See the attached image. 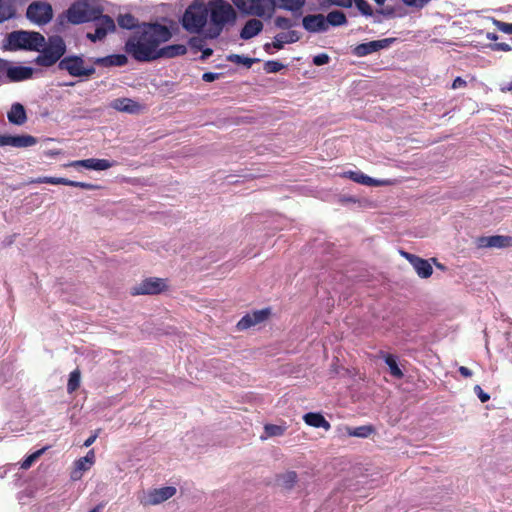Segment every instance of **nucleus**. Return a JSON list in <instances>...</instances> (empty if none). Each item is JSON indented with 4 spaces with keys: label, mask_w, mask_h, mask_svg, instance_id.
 I'll return each mask as SVG.
<instances>
[{
    "label": "nucleus",
    "mask_w": 512,
    "mask_h": 512,
    "mask_svg": "<svg viewBox=\"0 0 512 512\" xmlns=\"http://www.w3.org/2000/svg\"><path fill=\"white\" fill-rule=\"evenodd\" d=\"M171 36L165 25L144 24L127 40L125 51L139 62H149L157 59L158 47Z\"/></svg>",
    "instance_id": "nucleus-1"
},
{
    "label": "nucleus",
    "mask_w": 512,
    "mask_h": 512,
    "mask_svg": "<svg viewBox=\"0 0 512 512\" xmlns=\"http://www.w3.org/2000/svg\"><path fill=\"white\" fill-rule=\"evenodd\" d=\"M206 5L209 24L204 35L206 38L215 39L222 33L226 25L235 23L237 13L231 4L224 0H212Z\"/></svg>",
    "instance_id": "nucleus-2"
},
{
    "label": "nucleus",
    "mask_w": 512,
    "mask_h": 512,
    "mask_svg": "<svg viewBox=\"0 0 512 512\" xmlns=\"http://www.w3.org/2000/svg\"><path fill=\"white\" fill-rule=\"evenodd\" d=\"M40 54L36 57L35 63L39 66L50 67L62 60V56L66 52V44L62 37L51 36L48 38L47 43L40 48Z\"/></svg>",
    "instance_id": "nucleus-3"
},
{
    "label": "nucleus",
    "mask_w": 512,
    "mask_h": 512,
    "mask_svg": "<svg viewBox=\"0 0 512 512\" xmlns=\"http://www.w3.org/2000/svg\"><path fill=\"white\" fill-rule=\"evenodd\" d=\"M207 22V5L198 1L188 6L181 21L183 28L190 33H199Z\"/></svg>",
    "instance_id": "nucleus-4"
},
{
    "label": "nucleus",
    "mask_w": 512,
    "mask_h": 512,
    "mask_svg": "<svg viewBox=\"0 0 512 512\" xmlns=\"http://www.w3.org/2000/svg\"><path fill=\"white\" fill-rule=\"evenodd\" d=\"M8 44L13 50L40 51L45 44V38L35 31H14L8 36Z\"/></svg>",
    "instance_id": "nucleus-5"
},
{
    "label": "nucleus",
    "mask_w": 512,
    "mask_h": 512,
    "mask_svg": "<svg viewBox=\"0 0 512 512\" xmlns=\"http://www.w3.org/2000/svg\"><path fill=\"white\" fill-rule=\"evenodd\" d=\"M232 2L242 13L260 18H270L275 11L273 0H232Z\"/></svg>",
    "instance_id": "nucleus-6"
},
{
    "label": "nucleus",
    "mask_w": 512,
    "mask_h": 512,
    "mask_svg": "<svg viewBox=\"0 0 512 512\" xmlns=\"http://www.w3.org/2000/svg\"><path fill=\"white\" fill-rule=\"evenodd\" d=\"M102 10L87 2H77L67 10L68 21L72 24L90 22L99 16Z\"/></svg>",
    "instance_id": "nucleus-7"
},
{
    "label": "nucleus",
    "mask_w": 512,
    "mask_h": 512,
    "mask_svg": "<svg viewBox=\"0 0 512 512\" xmlns=\"http://www.w3.org/2000/svg\"><path fill=\"white\" fill-rule=\"evenodd\" d=\"M58 68L65 70L73 77H90L95 73L93 66H85L81 56H67L59 61Z\"/></svg>",
    "instance_id": "nucleus-8"
},
{
    "label": "nucleus",
    "mask_w": 512,
    "mask_h": 512,
    "mask_svg": "<svg viewBox=\"0 0 512 512\" xmlns=\"http://www.w3.org/2000/svg\"><path fill=\"white\" fill-rule=\"evenodd\" d=\"M26 17L36 25H45L53 18L52 6L48 2L33 1L27 8Z\"/></svg>",
    "instance_id": "nucleus-9"
},
{
    "label": "nucleus",
    "mask_w": 512,
    "mask_h": 512,
    "mask_svg": "<svg viewBox=\"0 0 512 512\" xmlns=\"http://www.w3.org/2000/svg\"><path fill=\"white\" fill-rule=\"evenodd\" d=\"M92 21L95 25V31L87 33V38L92 42L104 39L108 32H113L116 28L114 20L110 16L102 15V13H99V16Z\"/></svg>",
    "instance_id": "nucleus-10"
},
{
    "label": "nucleus",
    "mask_w": 512,
    "mask_h": 512,
    "mask_svg": "<svg viewBox=\"0 0 512 512\" xmlns=\"http://www.w3.org/2000/svg\"><path fill=\"white\" fill-rule=\"evenodd\" d=\"M174 486H166L149 490L141 499L140 502L145 506L158 505L162 502L172 498L176 494Z\"/></svg>",
    "instance_id": "nucleus-11"
},
{
    "label": "nucleus",
    "mask_w": 512,
    "mask_h": 512,
    "mask_svg": "<svg viewBox=\"0 0 512 512\" xmlns=\"http://www.w3.org/2000/svg\"><path fill=\"white\" fill-rule=\"evenodd\" d=\"M166 285L161 278H147L140 284L132 287L133 295H153L158 294L165 289Z\"/></svg>",
    "instance_id": "nucleus-12"
},
{
    "label": "nucleus",
    "mask_w": 512,
    "mask_h": 512,
    "mask_svg": "<svg viewBox=\"0 0 512 512\" xmlns=\"http://www.w3.org/2000/svg\"><path fill=\"white\" fill-rule=\"evenodd\" d=\"M476 245L478 248H508L512 247V236H481L476 239Z\"/></svg>",
    "instance_id": "nucleus-13"
},
{
    "label": "nucleus",
    "mask_w": 512,
    "mask_h": 512,
    "mask_svg": "<svg viewBox=\"0 0 512 512\" xmlns=\"http://www.w3.org/2000/svg\"><path fill=\"white\" fill-rule=\"evenodd\" d=\"M393 41L394 39L392 38H385L381 40H374L367 43H362L354 48L353 53L358 57H364L371 53L389 47Z\"/></svg>",
    "instance_id": "nucleus-14"
},
{
    "label": "nucleus",
    "mask_w": 512,
    "mask_h": 512,
    "mask_svg": "<svg viewBox=\"0 0 512 512\" xmlns=\"http://www.w3.org/2000/svg\"><path fill=\"white\" fill-rule=\"evenodd\" d=\"M326 22L323 14H309L302 19L303 28L310 33L326 32L328 30Z\"/></svg>",
    "instance_id": "nucleus-15"
},
{
    "label": "nucleus",
    "mask_w": 512,
    "mask_h": 512,
    "mask_svg": "<svg viewBox=\"0 0 512 512\" xmlns=\"http://www.w3.org/2000/svg\"><path fill=\"white\" fill-rule=\"evenodd\" d=\"M402 254L410 262L419 277L428 278L432 275L433 268L428 260L407 252H403Z\"/></svg>",
    "instance_id": "nucleus-16"
},
{
    "label": "nucleus",
    "mask_w": 512,
    "mask_h": 512,
    "mask_svg": "<svg viewBox=\"0 0 512 512\" xmlns=\"http://www.w3.org/2000/svg\"><path fill=\"white\" fill-rule=\"evenodd\" d=\"M71 167H84L89 170L102 171L107 170L113 166V163L107 159L89 158L84 160H76L69 164Z\"/></svg>",
    "instance_id": "nucleus-17"
},
{
    "label": "nucleus",
    "mask_w": 512,
    "mask_h": 512,
    "mask_svg": "<svg viewBox=\"0 0 512 512\" xmlns=\"http://www.w3.org/2000/svg\"><path fill=\"white\" fill-rule=\"evenodd\" d=\"M269 315L268 309L254 311L251 314L245 315L237 324L239 330H245L255 326L267 319Z\"/></svg>",
    "instance_id": "nucleus-18"
},
{
    "label": "nucleus",
    "mask_w": 512,
    "mask_h": 512,
    "mask_svg": "<svg viewBox=\"0 0 512 512\" xmlns=\"http://www.w3.org/2000/svg\"><path fill=\"white\" fill-rule=\"evenodd\" d=\"M33 72V68L27 66H7L6 68V75L11 82L30 79Z\"/></svg>",
    "instance_id": "nucleus-19"
},
{
    "label": "nucleus",
    "mask_w": 512,
    "mask_h": 512,
    "mask_svg": "<svg viewBox=\"0 0 512 512\" xmlns=\"http://www.w3.org/2000/svg\"><path fill=\"white\" fill-rule=\"evenodd\" d=\"M89 60L95 65H100L104 67L124 66L128 62L127 57L123 54L109 55L105 57H95L90 58Z\"/></svg>",
    "instance_id": "nucleus-20"
},
{
    "label": "nucleus",
    "mask_w": 512,
    "mask_h": 512,
    "mask_svg": "<svg viewBox=\"0 0 512 512\" xmlns=\"http://www.w3.org/2000/svg\"><path fill=\"white\" fill-rule=\"evenodd\" d=\"M263 30V23L259 19H249L242 30L240 31V38L243 40H249L257 36Z\"/></svg>",
    "instance_id": "nucleus-21"
},
{
    "label": "nucleus",
    "mask_w": 512,
    "mask_h": 512,
    "mask_svg": "<svg viewBox=\"0 0 512 512\" xmlns=\"http://www.w3.org/2000/svg\"><path fill=\"white\" fill-rule=\"evenodd\" d=\"M346 175L356 183L366 185V186H383L389 183L388 180H378L374 179L368 175H365L359 171H349Z\"/></svg>",
    "instance_id": "nucleus-22"
},
{
    "label": "nucleus",
    "mask_w": 512,
    "mask_h": 512,
    "mask_svg": "<svg viewBox=\"0 0 512 512\" xmlns=\"http://www.w3.org/2000/svg\"><path fill=\"white\" fill-rule=\"evenodd\" d=\"M300 39V33L295 30L278 33L274 37V49L280 50L284 47L285 44H292L298 42Z\"/></svg>",
    "instance_id": "nucleus-23"
},
{
    "label": "nucleus",
    "mask_w": 512,
    "mask_h": 512,
    "mask_svg": "<svg viewBox=\"0 0 512 512\" xmlns=\"http://www.w3.org/2000/svg\"><path fill=\"white\" fill-rule=\"evenodd\" d=\"M110 106L120 112L137 113L140 110V105L129 98H117L114 99Z\"/></svg>",
    "instance_id": "nucleus-24"
},
{
    "label": "nucleus",
    "mask_w": 512,
    "mask_h": 512,
    "mask_svg": "<svg viewBox=\"0 0 512 512\" xmlns=\"http://www.w3.org/2000/svg\"><path fill=\"white\" fill-rule=\"evenodd\" d=\"M7 118L12 124L23 125L27 120L24 106L20 103L12 104L10 111L7 113Z\"/></svg>",
    "instance_id": "nucleus-25"
},
{
    "label": "nucleus",
    "mask_w": 512,
    "mask_h": 512,
    "mask_svg": "<svg viewBox=\"0 0 512 512\" xmlns=\"http://www.w3.org/2000/svg\"><path fill=\"white\" fill-rule=\"evenodd\" d=\"M187 52V48L182 44L168 45L163 48L158 47L157 59L158 58H173L176 56L184 55Z\"/></svg>",
    "instance_id": "nucleus-26"
},
{
    "label": "nucleus",
    "mask_w": 512,
    "mask_h": 512,
    "mask_svg": "<svg viewBox=\"0 0 512 512\" xmlns=\"http://www.w3.org/2000/svg\"><path fill=\"white\" fill-rule=\"evenodd\" d=\"M37 144V138L31 135H9L8 146L16 148H27Z\"/></svg>",
    "instance_id": "nucleus-27"
},
{
    "label": "nucleus",
    "mask_w": 512,
    "mask_h": 512,
    "mask_svg": "<svg viewBox=\"0 0 512 512\" xmlns=\"http://www.w3.org/2000/svg\"><path fill=\"white\" fill-rule=\"evenodd\" d=\"M303 420L307 425L315 428H323L326 431L331 428L330 423L320 413H307L303 416Z\"/></svg>",
    "instance_id": "nucleus-28"
},
{
    "label": "nucleus",
    "mask_w": 512,
    "mask_h": 512,
    "mask_svg": "<svg viewBox=\"0 0 512 512\" xmlns=\"http://www.w3.org/2000/svg\"><path fill=\"white\" fill-rule=\"evenodd\" d=\"M327 29H329V26H341L346 23V16L343 12L334 10L331 11L325 16Z\"/></svg>",
    "instance_id": "nucleus-29"
},
{
    "label": "nucleus",
    "mask_w": 512,
    "mask_h": 512,
    "mask_svg": "<svg viewBox=\"0 0 512 512\" xmlns=\"http://www.w3.org/2000/svg\"><path fill=\"white\" fill-rule=\"evenodd\" d=\"M286 431V426L283 425H275V424H266L264 426L265 435L261 436V439H267L268 437H276L282 436Z\"/></svg>",
    "instance_id": "nucleus-30"
},
{
    "label": "nucleus",
    "mask_w": 512,
    "mask_h": 512,
    "mask_svg": "<svg viewBox=\"0 0 512 512\" xmlns=\"http://www.w3.org/2000/svg\"><path fill=\"white\" fill-rule=\"evenodd\" d=\"M117 21L118 25L123 29H133L138 24L137 19L129 13L119 15Z\"/></svg>",
    "instance_id": "nucleus-31"
},
{
    "label": "nucleus",
    "mask_w": 512,
    "mask_h": 512,
    "mask_svg": "<svg viewBox=\"0 0 512 512\" xmlns=\"http://www.w3.org/2000/svg\"><path fill=\"white\" fill-rule=\"evenodd\" d=\"M95 454L93 450H90L86 456L80 458L76 462L77 471H86L88 470L94 463Z\"/></svg>",
    "instance_id": "nucleus-32"
},
{
    "label": "nucleus",
    "mask_w": 512,
    "mask_h": 512,
    "mask_svg": "<svg viewBox=\"0 0 512 512\" xmlns=\"http://www.w3.org/2000/svg\"><path fill=\"white\" fill-rule=\"evenodd\" d=\"M227 60L234 63V64H242L246 66L247 68H250L255 62H258L259 59L257 58H249L243 55L238 54H230L227 57Z\"/></svg>",
    "instance_id": "nucleus-33"
},
{
    "label": "nucleus",
    "mask_w": 512,
    "mask_h": 512,
    "mask_svg": "<svg viewBox=\"0 0 512 512\" xmlns=\"http://www.w3.org/2000/svg\"><path fill=\"white\" fill-rule=\"evenodd\" d=\"M372 432H373V428H372V426H369V425H364V426L347 429L348 435L354 436V437H360V438H367L371 435Z\"/></svg>",
    "instance_id": "nucleus-34"
},
{
    "label": "nucleus",
    "mask_w": 512,
    "mask_h": 512,
    "mask_svg": "<svg viewBox=\"0 0 512 512\" xmlns=\"http://www.w3.org/2000/svg\"><path fill=\"white\" fill-rule=\"evenodd\" d=\"M385 363L389 367L390 374L395 378H402L403 373L401 369L398 367V364L395 360V358L392 355H387L385 357Z\"/></svg>",
    "instance_id": "nucleus-35"
},
{
    "label": "nucleus",
    "mask_w": 512,
    "mask_h": 512,
    "mask_svg": "<svg viewBox=\"0 0 512 512\" xmlns=\"http://www.w3.org/2000/svg\"><path fill=\"white\" fill-rule=\"evenodd\" d=\"M80 386V371L74 370L69 375V380L67 383V390L69 393L74 392Z\"/></svg>",
    "instance_id": "nucleus-36"
},
{
    "label": "nucleus",
    "mask_w": 512,
    "mask_h": 512,
    "mask_svg": "<svg viewBox=\"0 0 512 512\" xmlns=\"http://www.w3.org/2000/svg\"><path fill=\"white\" fill-rule=\"evenodd\" d=\"M274 25L276 28L281 30H289L296 25V23L287 17L277 16L274 20Z\"/></svg>",
    "instance_id": "nucleus-37"
},
{
    "label": "nucleus",
    "mask_w": 512,
    "mask_h": 512,
    "mask_svg": "<svg viewBox=\"0 0 512 512\" xmlns=\"http://www.w3.org/2000/svg\"><path fill=\"white\" fill-rule=\"evenodd\" d=\"M32 182L33 183H48V184H52V185H59V184L67 185L68 179L62 178V177L44 176V177H39V178L33 180Z\"/></svg>",
    "instance_id": "nucleus-38"
},
{
    "label": "nucleus",
    "mask_w": 512,
    "mask_h": 512,
    "mask_svg": "<svg viewBox=\"0 0 512 512\" xmlns=\"http://www.w3.org/2000/svg\"><path fill=\"white\" fill-rule=\"evenodd\" d=\"M45 448L37 450L36 452L29 455L21 464L22 469H28L31 465L44 453Z\"/></svg>",
    "instance_id": "nucleus-39"
},
{
    "label": "nucleus",
    "mask_w": 512,
    "mask_h": 512,
    "mask_svg": "<svg viewBox=\"0 0 512 512\" xmlns=\"http://www.w3.org/2000/svg\"><path fill=\"white\" fill-rule=\"evenodd\" d=\"M284 67L285 66L282 63H280L278 61H274V60L267 61L264 64V70L267 73H277L280 70H282Z\"/></svg>",
    "instance_id": "nucleus-40"
},
{
    "label": "nucleus",
    "mask_w": 512,
    "mask_h": 512,
    "mask_svg": "<svg viewBox=\"0 0 512 512\" xmlns=\"http://www.w3.org/2000/svg\"><path fill=\"white\" fill-rule=\"evenodd\" d=\"M13 11L11 7L0 0V23L12 17Z\"/></svg>",
    "instance_id": "nucleus-41"
},
{
    "label": "nucleus",
    "mask_w": 512,
    "mask_h": 512,
    "mask_svg": "<svg viewBox=\"0 0 512 512\" xmlns=\"http://www.w3.org/2000/svg\"><path fill=\"white\" fill-rule=\"evenodd\" d=\"M493 24L499 31L507 33V34H512V24L511 23H506V22H502L500 20L494 19Z\"/></svg>",
    "instance_id": "nucleus-42"
},
{
    "label": "nucleus",
    "mask_w": 512,
    "mask_h": 512,
    "mask_svg": "<svg viewBox=\"0 0 512 512\" xmlns=\"http://www.w3.org/2000/svg\"><path fill=\"white\" fill-rule=\"evenodd\" d=\"M67 186L78 187L86 190H94L97 188L96 185L86 182L73 181L68 179Z\"/></svg>",
    "instance_id": "nucleus-43"
},
{
    "label": "nucleus",
    "mask_w": 512,
    "mask_h": 512,
    "mask_svg": "<svg viewBox=\"0 0 512 512\" xmlns=\"http://www.w3.org/2000/svg\"><path fill=\"white\" fill-rule=\"evenodd\" d=\"M329 60L330 57L327 54L321 53L313 57V64L316 66H322L327 64Z\"/></svg>",
    "instance_id": "nucleus-44"
},
{
    "label": "nucleus",
    "mask_w": 512,
    "mask_h": 512,
    "mask_svg": "<svg viewBox=\"0 0 512 512\" xmlns=\"http://www.w3.org/2000/svg\"><path fill=\"white\" fill-rule=\"evenodd\" d=\"M356 6L361 11L362 14H364V15L372 14L371 6L365 0H358Z\"/></svg>",
    "instance_id": "nucleus-45"
},
{
    "label": "nucleus",
    "mask_w": 512,
    "mask_h": 512,
    "mask_svg": "<svg viewBox=\"0 0 512 512\" xmlns=\"http://www.w3.org/2000/svg\"><path fill=\"white\" fill-rule=\"evenodd\" d=\"M474 392L482 403H485L490 399V395L484 392L479 385L474 387Z\"/></svg>",
    "instance_id": "nucleus-46"
},
{
    "label": "nucleus",
    "mask_w": 512,
    "mask_h": 512,
    "mask_svg": "<svg viewBox=\"0 0 512 512\" xmlns=\"http://www.w3.org/2000/svg\"><path fill=\"white\" fill-rule=\"evenodd\" d=\"M407 6L422 8L429 0H402Z\"/></svg>",
    "instance_id": "nucleus-47"
},
{
    "label": "nucleus",
    "mask_w": 512,
    "mask_h": 512,
    "mask_svg": "<svg viewBox=\"0 0 512 512\" xmlns=\"http://www.w3.org/2000/svg\"><path fill=\"white\" fill-rule=\"evenodd\" d=\"M492 50L494 51H504V52H508V51H511L512 50V47L507 44V43H504V42H501V43H495L491 46Z\"/></svg>",
    "instance_id": "nucleus-48"
},
{
    "label": "nucleus",
    "mask_w": 512,
    "mask_h": 512,
    "mask_svg": "<svg viewBox=\"0 0 512 512\" xmlns=\"http://www.w3.org/2000/svg\"><path fill=\"white\" fill-rule=\"evenodd\" d=\"M219 73L206 72L202 75V80L205 82H213L219 78Z\"/></svg>",
    "instance_id": "nucleus-49"
},
{
    "label": "nucleus",
    "mask_w": 512,
    "mask_h": 512,
    "mask_svg": "<svg viewBox=\"0 0 512 512\" xmlns=\"http://www.w3.org/2000/svg\"><path fill=\"white\" fill-rule=\"evenodd\" d=\"M100 432H101V429H97L89 438H87L85 440L84 446L90 447L95 442V440L99 436Z\"/></svg>",
    "instance_id": "nucleus-50"
},
{
    "label": "nucleus",
    "mask_w": 512,
    "mask_h": 512,
    "mask_svg": "<svg viewBox=\"0 0 512 512\" xmlns=\"http://www.w3.org/2000/svg\"><path fill=\"white\" fill-rule=\"evenodd\" d=\"M328 2L341 6V7H351L352 6V0H327Z\"/></svg>",
    "instance_id": "nucleus-51"
},
{
    "label": "nucleus",
    "mask_w": 512,
    "mask_h": 512,
    "mask_svg": "<svg viewBox=\"0 0 512 512\" xmlns=\"http://www.w3.org/2000/svg\"><path fill=\"white\" fill-rule=\"evenodd\" d=\"M465 85H466V81L464 79H462L461 77H457L452 83V88L458 89V88L464 87Z\"/></svg>",
    "instance_id": "nucleus-52"
},
{
    "label": "nucleus",
    "mask_w": 512,
    "mask_h": 512,
    "mask_svg": "<svg viewBox=\"0 0 512 512\" xmlns=\"http://www.w3.org/2000/svg\"><path fill=\"white\" fill-rule=\"evenodd\" d=\"M297 475L295 472H288L285 475L286 482L288 486H292V484L296 481Z\"/></svg>",
    "instance_id": "nucleus-53"
},
{
    "label": "nucleus",
    "mask_w": 512,
    "mask_h": 512,
    "mask_svg": "<svg viewBox=\"0 0 512 512\" xmlns=\"http://www.w3.org/2000/svg\"><path fill=\"white\" fill-rule=\"evenodd\" d=\"M458 371L465 378L471 377L473 375L472 371L465 366H460Z\"/></svg>",
    "instance_id": "nucleus-54"
},
{
    "label": "nucleus",
    "mask_w": 512,
    "mask_h": 512,
    "mask_svg": "<svg viewBox=\"0 0 512 512\" xmlns=\"http://www.w3.org/2000/svg\"><path fill=\"white\" fill-rule=\"evenodd\" d=\"M8 136L9 135H0V147L8 146Z\"/></svg>",
    "instance_id": "nucleus-55"
},
{
    "label": "nucleus",
    "mask_w": 512,
    "mask_h": 512,
    "mask_svg": "<svg viewBox=\"0 0 512 512\" xmlns=\"http://www.w3.org/2000/svg\"><path fill=\"white\" fill-rule=\"evenodd\" d=\"M272 48H274V41L272 43H266L264 45V50L267 52V53H273L272 52Z\"/></svg>",
    "instance_id": "nucleus-56"
},
{
    "label": "nucleus",
    "mask_w": 512,
    "mask_h": 512,
    "mask_svg": "<svg viewBox=\"0 0 512 512\" xmlns=\"http://www.w3.org/2000/svg\"><path fill=\"white\" fill-rule=\"evenodd\" d=\"M212 53H213L212 49L207 48L206 50H204V51H203V55H202V57H203V58H207V57H209L210 55H212Z\"/></svg>",
    "instance_id": "nucleus-57"
},
{
    "label": "nucleus",
    "mask_w": 512,
    "mask_h": 512,
    "mask_svg": "<svg viewBox=\"0 0 512 512\" xmlns=\"http://www.w3.org/2000/svg\"><path fill=\"white\" fill-rule=\"evenodd\" d=\"M488 39H490V40H496V39H497V35H496V34H491V33H489V34H488Z\"/></svg>",
    "instance_id": "nucleus-58"
},
{
    "label": "nucleus",
    "mask_w": 512,
    "mask_h": 512,
    "mask_svg": "<svg viewBox=\"0 0 512 512\" xmlns=\"http://www.w3.org/2000/svg\"><path fill=\"white\" fill-rule=\"evenodd\" d=\"M101 508H102L101 506H96L95 508H93L89 512H101Z\"/></svg>",
    "instance_id": "nucleus-59"
},
{
    "label": "nucleus",
    "mask_w": 512,
    "mask_h": 512,
    "mask_svg": "<svg viewBox=\"0 0 512 512\" xmlns=\"http://www.w3.org/2000/svg\"><path fill=\"white\" fill-rule=\"evenodd\" d=\"M6 66H7V63L0 60V70L4 69V67H6Z\"/></svg>",
    "instance_id": "nucleus-60"
},
{
    "label": "nucleus",
    "mask_w": 512,
    "mask_h": 512,
    "mask_svg": "<svg viewBox=\"0 0 512 512\" xmlns=\"http://www.w3.org/2000/svg\"><path fill=\"white\" fill-rule=\"evenodd\" d=\"M77 472H78V471L76 470V471L73 473V476H72V477H73L74 479H76V478H78V477H81V474H78V476H76V473H77Z\"/></svg>",
    "instance_id": "nucleus-61"
},
{
    "label": "nucleus",
    "mask_w": 512,
    "mask_h": 512,
    "mask_svg": "<svg viewBox=\"0 0 512 512\" xmlns=\"http://www.w3.org/2000/svg\"><path fill=\"white\" fill-rule=\"evenodd\" d=\"M385 1H386V0H375V2H376L377 4H380V5H381V4H383Z\"/></svg>",
    "instance_id": "nucleus-62"
},
{
    "label": "nucleus",
    "mask_w": 512,
    "mask_h": 512,
    "mask_svg": "<svg viewBox=\"0 0 512 512\" xmlns=\"http://www.w3.org/2000/svg\"><path fill=\"white\" fill-rule=\"evenodd\" d=\"M437 267L440 268V269H444L442 264H437Z\"/></svg>",
    "instance_id": "nucleus-63"
},
{
    "label": "nucleus",
    "mask_w": 512,
    "mask_h": 512,
    "mask_svg": "<svg viewBox=\"0 0 512 512\" xmlns=\"http://www.w3.org/2000/svg\"><path fill=\"white\" fill-rule=\"evenodd\" d=\"M357 1H358V0H352V3H353V2H355V4L357 5Z\"/></svg>",
    "instance_id": "nucleus-64"
}]
</instances>
